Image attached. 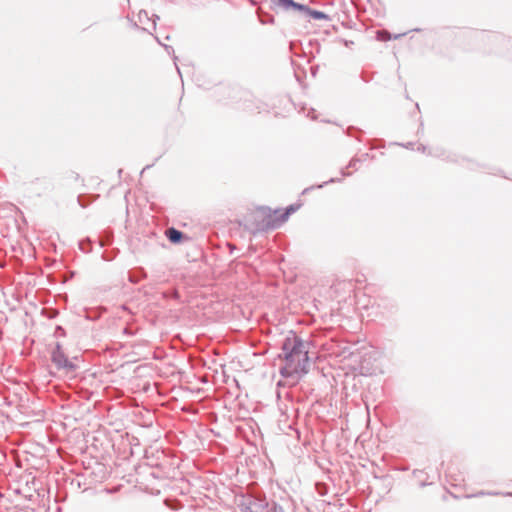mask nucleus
<instances>
[{"label":"nucleus","mask_w":512,"mask_h":512,"mask_svg":"<svg viewBox=\"0 0 512 512\" xmlns=\"http://www.w3.org/2000/svg\"><path fill=\"white\" fill-rule=\"evenodd\" d=\"M282 354L285 364L280 367V375L285 379H291L296 383L309 371V356L307 343L295 333H290L282 342Z\"/></svg>","instance_id":"nucleus-1"},{"label":"nucleus","mask_w":512,"mask_h":512,"mask_svg":"<svg viewBox=\"0 0 512 512\" xmlns=\"http://www.w3.org/2000/svg\"><path fill=\"white\" fill-rule=\"evenodd\" d=\"M241 512H285L283 507L275 502L269 504L265 498L248 496L239 505Z\"/></svg>","instance_id":"nucleus-2"},{"label":"nucleus","mask_w":512,"mask_h":512,"mask_svg":"<svg viewBox=\"0 0 512 512\" xmlns=\"http://www.w3.org/2000/svg\"><path fill=\"white\" fill-rule=\"evenodd\" d=\"M51 361L59 371L70 373L77 370V365L68 359L59 342L55 344V347L51 351Z\"/></svg>","instance_id":"nucleus-3"},{"label":"nucleus","mask_w":512,"mask_h":512,"mask_svg":"<svg viewBox=\"0 0 512 512\" xmlns=\"http://www.w3.org/2000/svg\"><path fill=\"white\" fill-rule=\"evenodd\" d=\"M297 209V205H290L285 209L284 212H281L280 209L274 210L273 214H269L267 216L263 228L268 230L280 227Z\"/></svg>","instance_id":"nucleus-4"},{"label":"nucleus","mask_w":512,"mask_h":512,"mask_svg":"<svg viewBox=\"0 0 512 512\" xmlns=\"http://www.w3.org/2000/svg\"><path fill=\"white\" fill-rule=\"evenodd\" d=\"M128 21L130 22L133 28H140L144 31H150V29L156 28L155 19H150L146 10H140L138 13V21H133L132 18L127 16Z\"/></svg>","instance_id":"nucleus-5"},{"label":"nucleus","mask_w":512,"mask_h":512,"mask_svg":"<svg viewBox=\"0 0 512 512\" xmlns=\"http://www.w3.org/2000/svg\"><path fill=\"white\" fill-rule=\"evenodd\" d=\"M276 4L286 11L293 10L301 13L306 10V5L295 2L294 0H277Z\"/></svg>","instance_id":"nucleus-6"},{"label":"nucleus","mask_w":512,"mask_h":512,"mask_svg":"<svg viewBox=\"0 0 512 512\" xmlns=\"http://www.w3.org/2000/svg\"><path fill=\"white\" fill-rule=\"evenodd\" d=\"M165 234H166L167 239L173 244L181 243V241L185 237V234L182 231H180L174 227L168 228L166 230Z\"/></svg>","instance_id":"nucleus-7"},{"label":"nucleus","mask_w":512,"mask_h":512,"mask_svg":"<svg viewBox=\"0 0 512 512\" xmlns=\"http://www.w3.org/2000/svg\"><path fill=\"white\" fill-rule=\"evenodd\" d=\"M301 15H303L305 18L311 17L315 20H328L329 17L326 13L319 11V10H313L309 6L306 5V10H301Z\"/></svg>","instance_id":"nucleus-8"},{"label":"nucleus","mask_w":512,"mask_h":512,"mask_svg":"<svg viewBox=\"0 0 512 512\" xmlns=\"http://www.w3.org/2000/svg\"><path fill=\"white\" fill-rule=\"evenodd\" d=\"M484 495H503V496H512V492H506V493H500V492H484V491H480L476 494H474L473 496L474 497H478V496H484Z\"/></svg>","instance_id":"nucleus-9"},{"label":"nucleus","mask_w":512,"mask_h":512,"mask_svg":"<svg viewBox=\"0 0 512 512\" xmlns=\"http://www.w3.org/2000/svg\"><path fill=\"white\" fill-rule=\"evenodd\" d=\"M316 490H317L318 494H320L321 496H324L328 492V487L324 483H316Z\"/></svg>","instance_id":"nucleus-10"},{"label":"nucleus","mask_w":512,"mask_h":512,"mask_svg":"<svg viewBox=\"0 0 512 512\" xmlns=\"http://www.w3.org/2000/svg\"><path fill=\"white\" fill-rule=\"evenodd\" d=\"M77 201L79 205L83 208L87 207L90 203V201L88 200V196L86 195H79Z\"/></svg>","instance_id":"nucleus-11"},{"label":"nucleus","mask_w":512,"mask_h":512,"mask_svg":"<svg viewBox=\"0 0 512 512\" xmlns=\"http://www.w3.org/2000/svg\"><path fill=\"white\" fill-rule=\"evenodd\" d=\"M245 96L246 97L244 99L243 109L252 111L251 100H250L251 95L249 93H245Z\"/></svg>","instance_id":"nucleus-12"},{"label":"nucleus","mask_w":512,"mask_h":512,"mask_svg":"<svg viewBox=\"0 0 512 512\" xmlns=\"http://www.w3.org/2000/svg\"><path fill=\"white\" fill-rule=\"evenodd\" d=\"M361 161L360 158H352L351 161L349 162L347 168H354V169H357V163H359Z\"/></svg>","instance_id":"nucleus-13"},{"label":"nucleus","mask_w":512,"mask_h":512,"mask_svg":"<svg viewBox=\"0 0 512 512\" xmlns=\"http://www.w3.org/2000/svg\"><path fill=\"white\" fill-rule=\"evenodd\" d=\"M55 334L56 335L64 336L65 335V330L61 326H57L56 330H55Z\"/></svg>","instance_id":"nucleus-14"},{"label":"nucleus","mask_w":512,"mask_h":512,"mask_svg":"<svg viewBox=\"0 0 512 512\" xmlns=\"http://www.w3.org/2000/svg\"><path fill=\"white\" fill-rule=\"evenodd\" d=\"M417 150L422 152V153H425L426 152V146L420 144L418 147H417Z\"/></svg>","instance_id":"nucleus-15"},{"label":"nucleus","mask_w":512,"mask_h":512,"mask_svg":"<svg viewBox=\"0 0 512 512\" xmlns=\"http://www.w3.org/2000/svg\"><path fill=\"white\" fill-rule=\"evenodd\" d=\"M336 181H337V179L331 178L330 180L326 181L325 184H327V183H334Z\"/></svg>","instance_id":"nucleus-16"},{"label":"nucleus","mask_w":512,"mask_h":512,"mask_svg":"<svg viewBox=\"0 0 512 512\" xmlns=\"http://www.w3.org/2000/svg\"><path fill=\"white\" fill-rule=\"evenodd\" d=\"M164 47H165V49H166L168 52H170V50H172V51H173V48H172L171 46H167V45H165Z\"/></svg>","instance_id":"nucleus-17"},{"label":"nucleus","mask_w":512,"mask_h":512,"mask_svg":"<svg viewBox=\"0 0 512 512\" xmlns=\"http://www.w3.org/2000/svg\"><path fill=\"white\" fill-rule=\"evenodd\" d=\"M80 249H81L82 251H84V252H87V250L85 249V247H84L83 243H80Z\"/></svg>","instance_id":"nucleus-18"},{"label":"nucleus","mask_w":512,"mask_h":512,"mask_svg":"<svg viewBox=\"0 0 512 512\" xmlns=\"http://www.w3.org/2000/svg\"><path fill=\"white\" fill-rule=\"evenodd\" d=\"M129 280H130L131 282H135V283L138 281V280L134 279L132 276H130V277H129Z\"/></svg>","instance_id":"nucleus-19"},{"label":"nucleus","mask_w":512,"mask_h":512,"mask_svg":"<svg viewBox=\"0 0 512 512\" xmlns=\"http://www.w3.org/2000/svg\"><path fill=\"white\" fill-rule=\"evenodd\" d=\"M364 159L368 157V153L363 154Z\"/></svg>","instance_id":"nucleus-20"},{"label":"nucleus","mask_w":512,"mask_h":512,"mask_svg":"<svg viewBox=\"0 0 512 512\" xmlns=\"http://www.w3.org/2000/svg\"><path fill=\"white\" fill-rule=\"evenodd\" d=\"M342 175H350V173H345L344 171H342Z\"/></svg>","instance_id":"nucleus-21"},{"label":"nucleus","mask_w":512,"mask_h":512,"mask_svg":"<svg viewBox=\"0 0 512 512\" xmlns=\"http://www.w3.org/2000/svg\"><path fill=\"white\" fill-rule=\"evenodd\" d=\"M174 297H175V298H178V292H175V293H174Z\"/></svg>","instance_id":"nucleus-22"}]
</instances>
